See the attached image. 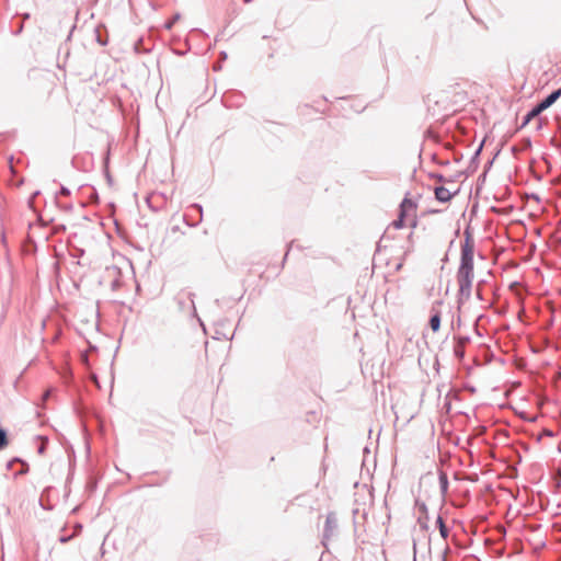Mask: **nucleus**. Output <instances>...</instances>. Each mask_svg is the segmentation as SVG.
<instances>
[{
    "label": "nucleus",
    "mask_w": 561,
    "mask_h": 561,
    "mask_svg": "<svg viewBox=\"0 0 561 561\" xmlns=\"http://www.w3.org/2000/svg\"><path fill=\"white\" fill-rule=\"evenodd\" d=\"M473 244L469 238L461 245L460 265L457 271V283L459 286L460 300H468L471 297V289L474 278L473 273Z\"/></svg>",
    "instance_id": "1"
},
{
    "label": "nucleus",
    "mask_w": 561,
    "mask_h": 561,
    "mask_svg": "<svg viewBox=\"0 0 561 561\" xmlns=\"http://www.w3.org/2000/svg\"><path fill=\"white\" fill-rule=\"evenodd\" d=\"M547 107H531V110L522 117L518 129L531 126L536 131H539L547 123V118L541 115L542 111Z\"/></svg>",
    "instance_id": "2"
},
{
    "label": "nucleus",
    "mask_w": 561,
    "mask_h": 561,
    "mask_svg": "<svg viewBox=\"0 0 561 561\" xmlns=\"http://www.w3.org/2000/svg\"><path fill=\"white\" fill-rule=\"evenodd\" d=\"M415 210H416V204L413 201H411L410 198H404L402 201V203L400 204L399 217H398V219H396L392 222V226L396 229H400V228L404 227L405 218H411V226L415 227L416 226Z\"/></svg>",
    "instance_id": "3"
},
{
    "label": "nucleus",
    "mask_w": 561,
    "mask_h": 561,
    "mask_svg": "<svg viewBox=\"0 0 561 561\" xmlns=\"http://www.w3.org/2000/svg\"><path fill=\"white\" fill-rule=\"evenodd\" d=\"M443 305L440 300L435 301L431 308L430 327L434 332H437L440 328V311L439 307Z\"/></svg>",
    "instance_id": "4"
},
{
    "label": "nucleus",
    "mask_w": 561,
    "mask_h": 561,
    "mask_svg": "<svg viewBox=\"0 0 561 561\" xmlns=\"http://www.w3.org/2000/svg\"><path fill=\"white\" fill-rule=\"evenodd\" d=\"M337 528V519L335 517V514L329 513L325 518V526H324V533L323 537L324 539H329L333 536L334 531Z\"/></svg>",
    "instance_id": "5"
},
{
    "label": "nucleus",
    "mask_w": 561,
    "mask_h": 561,
    "mask_svg": "<svg viewBox=\"0 0 561 561\" xmlns=\"http://www.w3.org/2000/svg\"><path fill=\"white\" fill-rule=\"evenodd\" d=\"M453 195L454 194L448 188H446L444 186H438L435 188V196L439 202H443V203L449 202L451 199Z\"/></svg>",
    "instance_id": "6"
},
{
    "label": "nucleus",
    "mask_w": 561,
    "mask_h": 561,
    "mask_svg": "<svg viewBox=\"0 0 561 561\" xmlns=\"http://www.w3.org/2000/svg\"><path fill=\"white\" fill-rule=\"evenodd\" d=\"M561 96V89L549 94L543 101H541L538 105H552L558 98Z\"/></svg>",
    "instance_id": "7"
},
{
    "label": "nucleus",
    "mask_w": 561,
    "mask_h": 561,
    "mask_svg": "<svg viewBox=\"0 0 561 561\" xmlns=\"http://www.w3.org/2000/svg\"><path fill=\"white\" fill-rule=\"evenodd\" d=\"M436 524L439 528V534L440 536L446 539L449 535V531H448V528L446 527L445 523H444V519L442 518V516H438L437 517V520H436Z\"/></svg>",
    "instance_id": "8"
},
{
    "label": "nucleus",
    "mask_w": 561,
    "mask_h": 561,
    "mask_svg": "<svg viewBox=\"0 0 561 561\" xmlns=\"http://www.w3.org/2000/svg\"><path fill=\"white\" fill-rule=\"evenodd\" d=\"M439 483L443 492H446L448 489V480L445 473L439 476Z\"/></svg>",
    "instance_id": "9"
},
{
    "label": "nucleus",
    "mask_w": 561,
    "mask_h": 561,
    "mask_svg": "<svg viewBox=\"0 0 561 561\" xmlns=\"http://www.w3.org/2000/svg\"><path fill=\"white\" fill-rule=\"evenodd\" d=\"M8 445L7 433L0 428V449H3Z\"/></svg>",
    "instance_id": "10"
},
{
    "label": "nucleus",
    "mask_w": 561,
    "mask_h": 561,
    "mask_svg": "<svg viewBox=\"0 0 561 561\" xmlns=\"http://www.w3.org/2000/svg\"><path fill=\"white\" fill-rule=\"evenodd\" d=\"M75 535H76V534H72V535H70V536H60V537H59V541H60L61 543H66V542L70 541Z\"/></svg>",
    "instance_id": "11"
},
{
    "label": "nucleus",
    "mask_w": 561,
    "mask_h": 561,
    "mask_svg": "<svg viewBox=\"0 0 561 561\" xmlns=\"http://www.w3.org/2000/svg\"><path fill=\"white\" fill-rule=\"evenodd\" d=\"M60 194L65 195V196H68V195H70V191L67 187L61 186Z\"/></svg>",
    "instance_id": "12"
},
{
    "label": "nucleus",
    "mask_w": 561,
    "mask_h": 561,
    "mask_svg": "<svg viewBox=\"0 0 561 561\" xmlns=\"http://www.w3.org/2000/svg\"><path fill=\"white\" fill-rule=\"evenodd\" d=\"M50 396V390H47L44 394H43V400H47Z\"/></svg>",
    "instance_id": "13"
},
{
    "label": "nucleus",
    "mask_w": 561,
    "mask_h": 561,
    "mask_svg": "<svg viewBox=\"0 0 561 561\" xmlns=\"http://www.w3.org/2000/svg\"><path fill=\"white\" fill-rule=\"evenodd\" d=\"M76 529H77V530H80V529H81V525H77V526H76Z\"/></svg>",
    "instance_id": "14"
},
{
    "label": "nucleus",
    "mask_w": 561,
    "mask_h": 561,
    "mask_svg": "<svg viewBox=\"0 0 561 561\" xmlns=\"http://www.w3.org/2000/svg\"><path fill=\"white\" fill-rule=\"evenodd\" d=\"M171 26H172V23H168V24H167V27H168V28H171Z\"/></svg>",
    "instance_id": "15"
}]
</instances>
